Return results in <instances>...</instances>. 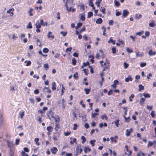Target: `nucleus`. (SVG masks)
I'll return each instance as SVG.
<instances>
[{"label": "nucleus", "instance_id": "nucleus-52", "mask_svg": "<svg viewBox=\"0 0 156 156\" xmlns=\"http://www.w3.org/2000/svg\"><path fill=\"white\" fill-rule=\"evenodd\" d=\"M60 34L63 36H65L67 35V32H64L62 31L60 32Z\"/></svg>", "mask_w": 156, "mask_h": 156}, {"label": "nucleus", "instance_id": "nucleus-22", "mask_svg": "<svg viewBox=\"0 0 156 156\" xmlns=\"http://www.w3.org/2000/svg\"><path fill=\"white\" fill-rule=\"evenodd\" d=\"M125 80L126 82H128L129 81H132L133 79L130 76H129L128 77L125 78Z\"/></svg>", "mask_w": 156, "mask_h": 156}, {"label": "nucleus", "instance_id": "nucleus-35", "mask_svg": "<svg viewBox=\"0 0 156 156\" xmlns=\"http://www.w3.org/2000/svg\"><path fill=\"white\" fill-rule=\"evenodd\" d=\"M101 29L103 30V35L104 36L106 35V34L105 33L106 31V28L104 26H103L101 27Z\"/></svg>", "mask_w": 156, "mask_h": 156}, {"label": "nucleus", "instance_id": "nucleus-25", "mask_svg": "<svg viewBox=\"0 0 156 156\" xmlns=\"http://www.w3.org/2000/svg\"><path fill=\"white\" fill-rule=\"evenodd\" d=\"M76 60L75 58H73L72 59V64L73 66H75L76 65Z\"/></svg>", "mask_w": 156, "mask_h": 156}, {"label": "nucleus", "instance_id": "nucleus-28", "mask_svg": "<svg viewBox=\"0 0 156 156\" xmlns=\"http://www.w3.org/2000/svg\"><path fill=\"white\" fill-rule=\"evenodd\" d=\"M34 140L36 143V144L38 146L40 145V143L39 142V139L38 138H35Z\"/></svg>", "mask_w": 156, "mask_h": 156}, {"label": "nucleus", "instance_id": "nucleus-9", "mask_svg": "<svg viewBox=\"0 0 156 156\" xmlns=\"http://www.w3.org/2000/svg\"><path fill=\"white\" fill-rule=\"evenodd\" d=\"M14 8H12L8 10L7 11V12L8 13H10V16H12L13 15V11H14Z\"/></svg>", "mask_w": 156, "mask_h": 156}, {"label": "nucleus", "instance_id": "nucleus-3", "mask_svg": "<svg viewBox=\"0 0 156 156\" xmlns=\"http://www.w3.org/2000/svg\"><path fill=\"white\" fill-rule=\"evenodd\" d=\"M52 153L54 154H55L58 151V149L55 147H53L50 149Z\"/></svg>", "mask_w": 156, "mask_h": 156}, {"label": "nucleus", "instance_id": "nucleus-44", "mask_svg": "<svg viewBox=\"0 0 156 156\" xmlns=\"http://www.w3.org/2000/svg\"><path fill=\"white\" fill-rule=\"evenodd\" d=\"M156 25L155 23L154 22H151L149 24V26L151 27H154Z\"/></svg>", "mask_w": 156, "mask_h": 156}, {"label": "nucleus", "instance_id": "nucleus-40", "mask_svg": "<svg viewBox=\"0 0 156 156\" xmlns=\"http://www.w3.org/2000/svg\"><path fill=\"white\" fill-rule=\"evenodd\" d=\"M143 95L144 97H145L146 98H149L151 97L150 95L148 93L145 94L144 93Z\"/></svg>", "mask_w": 156, "mask_h": 156}, {"label": "nucleus", "instance_id": "nucleus-47", "mask_svg": "<svg viewBox=\"0 0 156 156\" xmlns=\"http://www.w3.org/2000/svg\"><path fill=\"white\" fill-rule=\"evenodd\" d=\"M124 67L125 69H127L129 66L128 64L126 62H124L123 64Z\"/></svg>", "mask_w": 156, "mask_h": 156}, {"label": "nucleus", "instance_id": "nucleus-5", "mask_svg": "<svg viewBox=\"0 0 156 156\" xmlns=\"http://www.w3.org/2000/svg\"><path fill=\"white\" fill-rule=\"evenodd\" d=\"M76 151L77 153H81L83 151V149L81 147V146H78L76 149Z\"/></svg>", "mask_w": 156, "mask_h": 156}, {"label": "nucleus", "instance_id": "nucleus-8", "mask_svg": "<svg viewBox=\"0 0 156 156\" xmlns=\"http://www.w3.org/2000/svg\"><path fill=\"white\" fill-rule=\"evenodd\" d=\"M91 151L90 148L88 146L85 147L84 148V151L85 153H86L88 151L90 152Z\"/></svg>", "mask_w": 156, "mask_h": 156}, {"label": "nucleus", "instance_id": "nucleus-54", "mask_svg": "<svg viewBox=\"0 0 156 156\" xmlns=\"http://www.w3.org/2000/svg\"><path fill=\"white\" fill-rule=\"evenodd\" d=\"M60 54L59 53H57L55 55L54 57L55 58H57L58 59H59L60 57Z\"/></svg>", "mask_w": 156, "mask_h": 156}, {"label": "nucleus", "instance_id": "nucleus-32", "mask_svg": "<svg viewBox=\"0 0 156 156\" xmlns=\"http://www.w3.org/2000/svg\"><path fill=\"white\" fill-rule=\"evenodd\" d=\"M74 143H75L76 144L77 143L76 139V138H74L73 140H71L70 141V144L71 145L73 144Z\"/></svg>", "mask_w": 156, "mask_h": 156}, {"label": "nucleus", "instance_id": "nucleus-26", "mask_svg": "<svg viewBox=\"0 0 156 156\" xmlns=\"http://www.w3.org/2000/svg\"><path fill=\"white\" fill-rule=\"evenodd\" d=\"M96 142V140L95 139L91 140L90 141V143L92 147H94L95 145V143Z\"/></svg>", "mask_w": 156, "mask_h": 156}, {"label": "nucleus", "instance_id": "nucleus-33", "mask_svg": "<svg viewBox=\"0 0 156 156\" xmlns=\"http://www.w3.org/2000/svg\"><path fill=\"white\" fill-rule=\"evenodd\" d=\"M139 91H140L141 90H144V87L142 85H139Z\"/></svg>", "mask_w": 156, "mask_h": 156}, {"label": "nucleus", "instance_id": "nucleus-64", "mask_svg": "<svg viewBox=\"0 0 156 156\" xmlns=\"http://www.w3.org/2000/svg\"><path fill=\"white\" fill-rule=\"evenodd\" d=\"M114 23V21L113 20H110L109 22V24L110 25H112Z\"/></svg>", "mask_w": 156, "mask_h": 156}, {"label": "nucleus", "instance_id": "nucleus-62", "mask_svg": "<svg viewBox=\"0 0 156 156\" xmlns=\"http://www.w3.org/2000/svg\"><path fill=\"white\" fill-rule=\"evenodd\" d=\"M79 6L80 7V9H82L83 10H84V5L83 4L80 5Z\"/></svg>", "mask_w": 156, "mask_h": 156}, {"label": "nucleus", "instance_id": "nucleus-2", "mask_svg": "<svg viewBox=\"0 0 156 156\" xmlns=\"http://www.w3.org/2000/svg\"><path fill=\"white\" fill-rule=\"evenodd\" d=\"M129 13V12L127 10L125 9L123 10L122 11V17L123 18H125L127 16Z\"/></svg>", "mask_w": 156, "mask_h": 156}, {"label": "nucleus", "instance_id": "nucleus-51", "mask_svg": "<svg viewBox=\"0 0 156 156\" xmlns=\"http://www.w3.org/2000/svg\"><path fill=\"white\" fill-rule=\"evenodd\" d=\"M98 115V113H92V117L93 118H94L97 115Z\"/></svg>", "mask_w": 156, "mask_h": 156}, {"label": "nucleus", "instance_id": "nucleus-39", "mask_svg": "<svg viewBox=\"0 0 156 156\" xmlns=\"http://www.w3.org/2000/svg\"><path fill=\"white\" fill-rule=\"evenodd\" d=\"M119 120L118 119L116 120H115L114 121V123L115 126L117 127H119Z\"/></svg>", "mask_w": 156, "mask_h": 156}, {"label": "nucleus", "instance_id": "nucleus-12", "mask_svg": "<svg viewBox=\"0 0 156 156\" xmlns=\"http://www.w3.org/2000/svg\"><path fill=\"white\" fill-rule=\"evenodd\" d=\"M7 144L8 147L11 148L12 147L13 145V142L12 141H9L8 140L7 141Z\"/></svg>", "mask_w": 156, "mask_h": 156}, {"label": "nucleus", "instance_id": "nucleus-53", "mask_svg": "<svg viewBox=\"0 0 156 156\" xmlns=\"http://www.w3.org/2000/svg\"><path fill=\"white\" fill-rule=\"evenodd\" d=\"M145 101V99L142 98H141L140 100V104L143 103Z\"/></svg>", "mask_w": 156, "mask_h": 156}, {"label": "nucleus", "instance_id": "nucleus-63", "mask_svg": "<svg viewBox=\"0 0 156 156\" xmlns=\"http://www.w3.org/2000/svg\"><path fill=\"white\" fill-rule=\"evenodd\" d=\"M80 19L82 21H84L85 20V18L84 15H81L80 16Z\"/></svg>", "mask_w": 156, "mask_h": 156}, {"label": "nucleus", "instance_id": "nucleus-1", "mask_svg": "<svg viewBox=\"0 0 156 156\" xmlns=\"http://www.w3.org/2000/svg\"><path fill=\"white\" fill-rule=\"evenodd\" d=\"M46 115L50 120H51V118H54V112H52L51 109H50L49 111L47 112Z\"/></svg>", "mask_w": 156, "mask_h": 156}, {"label": "nucleus", "instance_id": "nucleus-17", "mask_svg": "<svg viewBox=\"0 0 156 156\" xmlns=\"http://www.w3.org/2000/svg\"><path fill=\"white\" fill-rule=\"evenodd\" d=\"M53 118L55 119V123H59L60 119V117L58 115H57L56 117H54V118Z\"/></svg>", "mask_w": 156, "mask_h": 156}, {"label": "nucleus", "instance_id": "nucleus-58", "mask_svg": "<svg viewBox=\"0 0 156 156\" xmlns=\"http://www.w3.org/2000/svg\"><path fill=\"white\" fill-rule=\"evenodd\" d=\"M35 25L36 26V27L38 29H39L41 28V24L40 23L37 24V23H36Z\"/></svg>", "mask_w": 156, "mask_h": 156}, {"label": "nucleus", "instance_id": "nucleus-43", "mask_svg": "<svg viewBox=\"0 0 156 156\" xmlns=\"http://www.w3.org/2000/svg\"><path fill=\"white\" fill-rule=\"evenodd\" d=\"M80 104L81 105L83 108H85V105L83 103V100H81L80 102Z\"/></svg>", "mask_w": 156, "mask_h": 156}, {"label": "nucleus", "instance_id": "nucleus-27", "mask_svg": "<svg viewBox=\"0 0 156 156\" xmlns=\"http://www.w3.org/2000/svg\"><path fill=\"white\" fill-rule=\"evenodd\" d=\"M59 128V125L58 123H55V129L56 131H58V129Z\"/></svg>", "mask_w": 156, "mask_h": 156}, {"label": "nucleus", "instance_id": "nucleus-48", "mask_svg": "<svg viewBox=\"0 0 156 156\" xmlns=\"http://www.w3.org/2000/svg\"><path fill=\"white\" fill-rule=\"evenodd\" d=\"M22 156H28V154H26L24 151H22L21 152Z\"/></svg>", "mask_w": 156, "mask_h": 156}, {"label": "nucleus", "instance_id": "nucleus-15", "mask_svg": "<svg viewBox=\"0 0 156 156\" xmlns=\"http://www.w3.org/2000/svg\"><path fill=\"white\" fill-rule=\"evenodd\" d=\"M52 87L51 88L53 90H54L56 89V83L55 82H52Z\"/></svg>", "mask_w": 156, "mask_h": 156}, {"label": "nucleus", "instance_id": "nucleus-55", "mask_svg": "<svg viewBox=\"0 0 156 156\" xmlns=\"http://www.w3.org/2000/svg\"><path fill=\"white\" fill-rule=\"evenodd\" d=\"M112 53L114 54H115L116 52V48L115 47H113L112 48Z\"/></svg>", "mask_w": 156, "mask_h": 156}, {"label": "nucleus", "instance_id": "nucleus-42", "mask_svg": "<svg viewBox=\"0 0 156 156\" xmlns=\"http://www.w3.org/2000/svg\"><path fill=\"white\" fill-rule=\"evenodd\" d=\"M44 89H47V92L48 93H51V90L49 88V87L48 86V87H45L44 88Z\"/></svg>", "mask_w": 156, "mask_h": 156}, {"label": "nucleus", "instance_id": "nucleus-46", "mask_svg": "<svg viewBox=\"0 0 156 156\" xmlns=\"http://www.w3.org/2000/svg\"><path fill=\"white\" fill-rule=\"evenodd\" d=\"M153 143L151 141H149L148 142V144L147 146L148 147H149L152 146L153 145Z\"/></svg>", "mask_w": 156, "mask_h": 156}, {"label": "nucleus", "instance_id": "nucleus-30", "mask_svg": "<svg viewBox=\"0 0 156 156\" xmlns=\"http://www.w3.org/2000/svg\"><path fill=\"white\" fill-rule=\"evenodd\" d=\"M81 139L82 140V143L83 144H84L86 140V138L83 136H82L81 137Z\"/></svg>", "mask_w": 156, "mask_h": 156}, {"label": "nucleus", "instance_id": "nucleus-7", "mask_svg": "<svg viewBox=\"0 0 156 156\" xmlns=\"http://www.w3.org/2000/svg\"><path fill=\"white\" fill-rule=\"evenodd\" d=\"M15 152V149L12 148H10L9 150V154L10 156H14Z\"/></svg>", "mask_w": 156, "mask_h": 156}, {"label": "nucleus", "instance_id": "nucleus-31", "mask_svg": "<svg viewBox=\"0 0 156 156\" xmlns=\"http://www.w3.org/2000/svg\"><path fill=\"white\" fill-rule=\"evenodd\" d=\"M142 15L141 14H136L135 15L136 18L137 19H139L140 18H141Z\"/></svg>", "mask_w": 156, "mask_h": 156}, {"label": "nucleus", "instance_id": "nucleus-13", "mask_svg": "<svg viewBox=\"0 0 156 156\" xmlns=\"http://www.w3.org/2000/svg\"><path fill=\"white\" fill-rule=\"evenodd\" d=\"M156 54V51H153L152 49H150L148 52V54L150 55H154Z\"/></svg>", "mask_w": 156, "mask_h": 156}, {"label": "nucleus", "instance_id": "nucleus-6", "mask_svg": "<svg viewBox=\"0 0 156 156\" xmlns=\"http://www.w3.org/2000/svg\"><path fill=\"white\" fill-rule=\"evenodd\" d=\"M118 138V136H115L114 137H112L110 138L111 141L112 143L114 142L115 143L117 142L116 139Z\"/></svg>", "mask_w": 156, "mask_h": 156}, {"label": "nucleus", "instance_id": "nucleus-41", "mask_svg": "<svg viewBox=\"0 0 156 156\" xmlns=\"http://www.w3.org/2000/svg\"><path fill=\"white\" fill-rule=\"evenodd\" d=\"M26 62H27V63L26 64V66H30V65L31 64V62L30 61H25V63H26Z\"/></svg>", "mask_w": 156, "mask_h": 156}, {"label": "nucleus", "instance_id": "nucleus-60", "mask_svg": "<svg viewBox=\"0 0 156 156\" xmlns=\"http://www.w3.org/2000/svg\"><path fill=\"white\" fill-rule=\"evenodd\" d=\"M39 93V90L37 89H36L34 91V94H38Z\"/></svg>", "mask_w": 156, "mask_h": 156}, {"label": "nucleus", "instance_id": "nucleus-59", "mask_svg": "<svg viewBox=\"0 0 156 156\" xmlns=\"http://www.w3.org/2000/svg\"><path fill=\"white\" fill-rule=\"evenodd\" d=\"M83 64V66H86L89 65V62L87 61L86 62H84Z\"/></svg>", "mask_w": 156, "mask_h": 156}, {"label": "nucleus", "instance_id": "nucleus-4", "mask_svg": "<svg viewBox=\"0 0 156 156\" xmlns=\"http://www.w3.org/2000/svg\"><path fill=\"white\" fill-rule=\"evenodd\" d=\"M133 132V130L132 128H130L129 129H127L126 130V135L127 136H129L130 133Z\"/></svg>", "mask_w": 156, "mask_h": 156}, {"label": "nucleus", "instance_id": "nucleus-29", "mask_svg": "<svg viewBox=\"0 0 156 156\" xmlns=\"http://www.w3.org/2000/svg\"><path fill=\"white\" fill-rule=\"evenodd\" d=\"M84 90L86 92V94H88L90 92V89L88 88H85L84 89Z\"/></svg>", "mask_w": 156, "mask_h": 156}, {"label": "nucleus", "instance_id": "nucleus-18", "mask_svg": "<svg viewBox=\"0 0 156 156\" xmlns=\"http://www.w3.org/2000/svg\"><path fill=\"white\" fill-rule=\"evenodd\" d=\"M100 10V11L101 12H102V13L103 14H106V12H105L106 9L105 8H104V7H101Z\"/></svg>", "mask_w": 156, "mask_h": 156}, {"label": "nucleus", "instance_id": "nucleus-57", "mask_svg": "<svg viewBox=\"0 0 156 156\" xmlns=\"http://www.w3.org/2000/svg\"><path fill=\"white\" fill-rule=\"evenodd\" d=\"M147 64L146 62L141 63L140 64V66L141 67H143L146 66Z\"/></svg>", "mask_w": 156, "mask_h": 156}, {"label": "nucleus", "instance_id": "nucleus-50", "mask_svg": "<svg viewBox=\"0 0 156 156\" xmlns=\"http://www.w3.org/2000/svg\"><path fill=\"white\" fill-rule=\"evenodd\" d=\"M155 112L154 111H152L151 113V115L153 118H154L155 116Z\"/></svg>", "mask_w": 156, "mask_h": 156}, {"label": "nucleus", "instance_id": "nucleus-10", "mask_svg": "<svg viewBox=\"0 0 156 156\" xmlns=\"http://www.w3.org/2000/svg\"><path fill=\"white\" fill-rule=\"evenodd\" d=\"M52 33L49 31L48 32L47 36L48 38H51L52 39H53L54 38V36L53 35H52Z\"/></svg>", "mask_w": 156, "mask_h": 156}, {"label": "nucleus", "instance_id": "nucleus-21", "mask_svg": "<svg viewBox=\"0 0 156 156\" xmlns=\"http://www.w3.org/2000/svg\"><path fill=\"white\" fill-rule=\"evenodd\" d=\"M53 128L51 126H48L47 127L46 129L48 132H52Z\"/></svg>", "mask_w": 156, "mask_h": 156}, {"label": "nucleus", "instance_id": "nucleus-56", "mask_svg": "<svg viewBox=\"0 0 156 156\" xmlns=\"http://www.w3.org/2000/svg\"><path fill=\"white\" fill-rule=\"evenodd\" d=\"M126 51L129 53H131L133 52V50L130 49L129 48H127Z\"/></svg>", "mask_w": 156, "mask_h": 156}, {"label": "nucleus", "instance_id": "nucleus-14", "mask_svg": "<svg viewBox=\"0 0 156 156\" xmlns=\"http://www.w3.org/2000/svg\"><path fill=\"white\" fill-rule=\"evenodd\" d=\"M34 12V9L31 8H30L28 11V13L30 15V16H31L33 15V14L32 13V12Z\"/></svg>", "mask_w": 156, "mask_h": 156}, {"label": "nucleus", "instance_id": "nucleus-20", "mask_svg": "<svg viewBox=\"0 0 156 156\" xmlns=\"http://www.w3.org/2000/svg\"><path fill=\"white\" fill-rule=\"evenodd\" d=\"M104 65L105 66L104 67V69H103V71H104L106 69H107L108 68V67H109V65L108 64V63H107L106 62H105L104 64Z\"/></svg>", "mask_w": 156, "mask_h": 156}, {"label": "nucleus", "instance_id": "nucleus-23", "mask_svg": "<svg viewBox=\"0 0 156 156\" xmlns=\"http://www.w3.org/2000/svg\"><path fill=\"white\" fill-rule=\"evenodd\" d=\"M107 124L106 122L104 123V124L102 123H101L99 125V127L100 128H102L103 126L105 127H107Z\"/></svg>", "mask_w": 156, "mask_h": 156}, {"label": "nucleus", "instance_id": "nucleus-19", "mask_svg": "<svg viewBox=\"0 0 156 156\" xmlns=\"http://www.w3.org/2000/svg\"><path fill=\"white\" fill-rule=\"evenodd\" d=\"M24 112L23 111H20V112L19 113V115L20 116V117L21 118V119H22L23 116H24Z\"/></svg>", "mask_w": 156, "mask_h": 156}, {"label": "nucleus", "instance_id": "nucleus-24", "mask_svg": "<svg viewBox=\"0 0 156 156\" xmlns=\"http://www.w3.org/2000/svg\"><path fill=\"white\" fill-rule=\"evenodd\" d=\"M93 13L91 12H89L87 14V18H90L91 16H93Z\"/></svg>", "mask_w": 156, "mask_h": 156}, {"label": "nucleus", "instance_id": "nucleus-61", "mask_svg": "<svg viewBox=\"0 0 156 156\" xmlns=\"http://www.w3.org/2000/svg\"><path fill=\"white\" fill-rule=\"evenodd\" d=\"M20 141V139H16V140L15 144L16 145H18L19 144Z\"/></svg>", "mask_w": 156, "mask_h": 156}, {"label": "nucleus", "instance_id": "nucleus-49", "mask_svg": "<svg viewBox=\"0 0 156 156\" xmlns=\"http://www.w3.org/2000/svg\"><path fill=\"white\" fill-rule=\"evenodd\" d=\"M49 50L48 48H44L43 49V51L44 52L47 53L48 52Z\"/></svg>", "mask_w": 156, "mask_h": 156}, {"label": "nucleus", "instance_id": "nucleus-38", "mask_svg": "<svg viewBox=\"0 0 156 156\" xmlns=\"http://www.w3.org/2000/svg\"><path fill=\"white\" fill-rule=\"evenodd\" d=\"M111 42H112L113 44H115V41L113 40L111 37H110V39L109 41H108V43H110Z\"/></svg>", "mask_w": 156, "mask_h": 156}, {"label": "nucleus", "instance_id": "nucleus-37", "mask_svg": "<svg viewBox=\"0 0 156 156\" xmlns=\"http://www.w3.org/2000/svg\"><path fill=\"white\" fill-rule=\"evenodd\" d=\"M114 3L115 6L118 7L119 6L120 4V3L117 0H115L114 1Z\"/></svg>", "mask_w": 156, "mask_h": 156}, {"label": "nucleus", "instance_id": "nucleus-36", "mask_svg": "<svg viewBox=\"0 0 156 156\" xmlns=\"http://www.w3.org/2000/svg\"><path fill=\"white\" fill-rule=\"evenodd\" d=\"M123 117L126 122H129L130 121V119L129 117L126 118L125 115H124Z\"/></svg>", "mask_w": 156, "mask_h": 156}, {"label": "nucleus", "instance_id": "nucleus-34", "mask_svg": "<svg viewBox=\"0 0 156 156\" xmlns=\"http://www.w3.org/2000/svg\"><path fill=\"white\" fill-rule=\"evenodd\" d=\"M101 117L103 120L105 119L106 121H107L108 119L107 116L105 115H103L101 116Z\"/></svg>", "mask_w": 156, "mask_h": 156}, {"label": "nucleus", "instance_id": "nucleus-16", "mask_svg": "<svg viewBox=\"0 0 156 156\" xmlns=\"http://www.w3.org/2000/svg\"><path fill=\"white\" fill-rule=\"evenodd\" d=\"M103 22V20L101 18H99L97 19L96 21V23L97 24H101Z\"/></svg>", "mask_w": 156, "mask_h": 156}, {"label": "nucleus", "instance_id": "nucleus-45", "mask_svg": "<svg viewBox=\"0 0 156 156\" xmlns=\"http://www.w3.org/2000/svg\"><path fill=\"white\" fill-rule=\"evenodd\" d=\"M32 28V26L31 25V23L30 22H29L28 23V25L27 26V28L31 29Z\"/></svg>", "mask_w": 156, "mask_h": 156}, {"label": "nucleus", "instance_id": "nucleus-11", "mask_svg": "<svg viewBox=\"0 0 156 156\" xmlns=\"http://www.w3.org/2000/svg\"><path fill=\"white\" fill-rule=\"evenodd\" d=\"M93 0H89V5L92 8L93 10H95V8L93 3Z\"/></svg>", "mask_w": 156, "mask_h": 156}]
</instances>
